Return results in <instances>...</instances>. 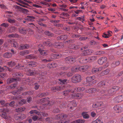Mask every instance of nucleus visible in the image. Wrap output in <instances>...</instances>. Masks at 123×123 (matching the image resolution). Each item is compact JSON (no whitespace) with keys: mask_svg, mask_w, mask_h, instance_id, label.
Returning <instances> with one entry per match:
<instances>
[{"mask_svg":"<svg viewBox=\"0 0 123 123\" xmlns=\"http://www.w3.org/2000/svg\"><path fill=\"white\" fill-rule=\"evenodd\" d=\"M111 88L113 91H114V92L115 93L116 92L119 90L120 87L119 86H113Z\"/></svg>","mask_w":123,"mask_h":123,"instance_id":"30","label":"nucleus"},{"mask_svg":"<svg viewBox=\"0 0 123 123\" xmlns=\"http://www.w3.org/2000/svg\"><path fill=\"white\" fill-rule=\"evenodd\" d=\"M85 121L84 119H78L71 122L70 123H84Z\"/></svg>","mask_w":123,"mask_h":123,"instance_id":"22","label":"nucleus"},{"mask_svg":"<svg viewBox=\"0 0 123 123\" xmlns=\"http://www.w3.org/2000/svg\"><path fill=\"white\" fill-rule=\"evenodd\" d=\"M91 62L96 60L97 59V56H92L90 57Z\"/></svg>","mask_w":123,"mask_h":123,"instance_id":"45","label":"nucleus"},{"mask_svg":"<svg viewBox=\"0 0 123 123\" xmlns=\"http://www.w3.org/2000/svg\"><path fill=\"white\" fill-rule=\"evenodd\" d=\"M88 38L87 37H80L79 38V40L80 41H84L86 39Z\"/></svg>","mask_w":123,"mask_h":123,"instance_id":"59","label":"nucleus"},{"mask_svg":"<svg viewBox=\"0 0 123 123\" xmlns=\"http://www.w3.org/2000/svg\"><path fill=\"white\" fill-rule=\"evenodd\" d=\"M120 64V62L119 61H117L115 63H112L111 65L113 67H115V66H117L119 65Z\"/></svg>","mask_w":123,"mask_h":123,"instance_id":"43","label":"nucleus"},{"mask_svg":"<svg viewBox=\"0 0 123 123\" xmlns=\"http://www.w3.org/2000/svg\"><path fill=\"white\" fill-rule=\"evenodd\" d=\"M24 67V66H22L21 64H18V65L16 66V67L19 69H23L22 68Z\"/></svg>","mask_w":123,"mask_h":123,"instance_id":"52","label":"nucleus"},{"mask_svg":"<svg viewBox=\"0 0 123 123\" xmlns=\"http://www.w3.org/2000/svg\"><path fill=\"white\" fill-rule=\"evenodd\" d=\"M107 58L105 57H103L99 58L98 60V63L100 65H102L106 62Z\"/></svg>","mask_w":123,"mask_h":123,"instance_id":"8","label":"nucleus"},{"mask_svg":"<svg viewBox=\"0 0 123 123\" xmlns=\"http://www.w3.org/2000/svg\"><path fill=\"white\" fill-rule=\"evenodd\" d=\"M38 119V120H41L42 119V117H41L38 118L37 116H33L32 117V119L34 121H36Z\"/></svg>","mask_w":123,"mask_h":123,"instance_id":"33","label":"nucleus"},{"mask_svg":"<svg viewBox=\"0 0 123 123\" xmlns=\"http://www.w3.org/2000/svg\"><path fill=\"white\" fill-rule=\"evenodd\" d=\"M73 96L72 97L74 98L80 99L83 96V94L81 93H77L73 95Z\"/></svg>","mask_w":123,"mask_h":123,"instance_id":"11","label":"nucleus"},{"mask_svg":"<svg viewBox=\"0 0 123 123\" xmlns=\"http://www.w3.org/2000/svg\"><path fill=\"white\" fill-rule=\"evenodd\" d=\"M95 79L94 76L87 77L86 78V80L87 82H90Z\"/></svg>","mask_w":123,"mask_h":123,"instance_id":"21","label":"nucleus"},{"mask_svg":"<svg viewBox=\"0 0 123 123\" xmlns=\"http://www.w3.org/2000/svg\"><path fill=\"white\" fill-rule=\"evenodd\" d=\"M93 51L92 49H88L84 50L82 53V54L84 55H90L93 52Z\"/></svg>","mask_w":123,"mask_h":123,"instance_id":"9","label":"nucleus"},{"mask_svg":"<svg viewBox=\"0 0 123 123\" xmlns=\"http://www.w3.org/2000/svg\"><path fill=\"white\" fill-rule=\"evenodd\" d=\"M29 54V52L28 50L22 51L20 53V54L22 55H25Z\"/></svg>","mask_w":123,"mask_h":123,"instance_id":"29","label":"nucleus"},{"mask_svg":"<svg viewBox=\"0 0 123 123\" xmlns=\"http://www.w3.org/2000/svg\"><path fill=\"white\" fill-rule=\"evenodd\" d=\"M13 76H20L21 77L23 76V74L20 73H13L12 74Z\"/></svg>","mask_w":123,"mask_h":123,"instance_id":"37","label":"nucleus"},{"mask_svg":"<svg viewBox=\"0 0 123 123\" xmlns=\"http://www.w3.org/2000/svg\"><path fill=\"white\" fill-rule=\"evenodd\" d=\"M115 111L116 113H119L122 111L123 108L122 107L119 105H115L113 108Z\"/></svg>","mask_w":123,"mask_h":123,"instance_id":"4","label":"nucleus"},{"mask_svg":"<svg viewBox=\"0 0 123 123\" xmlns=\"http://www.w3.org/2000/svg\"><path fill=\"white\" fill-rule=\"evenodd\" d=\"M97 86L98 87L102 88L105 85V82L104 81H101L98 83Z\"/></svg>","mask_w":123,"mask_h":123,"instance_id":"15","label":"nucleus"},{"mask_svg":"<svg viewBox=\"0 0 123 123\" xmlns=\"http://www.w3.org/2000/svg\"><path fill=\"white\" fill-rule=\"evenodd\" d=\"M16 64L15 62L14 61H12L7 63V65L9 67H12Z\"/></svg>","mask_w":123,"mask_h":123,"instance_id":"32","label":"nucleus"},{"mask_svg":"<svg viewBox=\"0 0 123 123\" xmlns=\"http://www.w3.org/2000/svg\"><path fill=\"white\" fill-rule=\"evenodd\" d=\"M43 44L44 46H50L51 44L50 43L49 41H47L46 42H44Z\"/></svg>","mask_w":123,"mask_h":123,"instance_id":"44","label":"nucleus"},{"mask_svg":"<svg viewBox=\"0 0 123 123\" xmlns=\"http://www.w3.org/2000/svg\"><path fill=\"white\" fill-rule=\"evenodd\" d=\"M92 73L93 74L98 73L97 71V68H93L92 70Z\"/></svg>","mask_w":123,"mask_h":123,"instance_id":"53","label":"nucleus"},{"mask_svg":"<svg viewBox=\"0 0 123 123\" xmlns=\"http://www.w3.org/2000/svg\"><path fill=\"white\" fill-rule=\"evenodd\" d=\"M27 18L25 19V20L26 21H32V19L35 18V17L32 16H27Z\"/></svg>","mask_w":123,"mask_h":123,"instance_id":"24","label":"nucleus"},{"mask_svg":"<svg viewBox=\"0 0 123 123\" xmlns=\"http://www.w3.org/2000/svg\"><path fill=\"white\" fill-rule=\"evenodd\" d=\"M118 55H121L123 53V48H121L119 49L118 51Z\"/></svg>","mask_w":123,"mask_h":123,"instance_id":"50","label":"nucleus"},{"mask_svg":"<svg viewBox=\"0 0 123 123\" xmlns=\"http://www.w3.org/2000/svg\"><path fill=\"white\" fill-rule=\"evenodd\" d=\"M55 89H56V91H61L63 90V88H62V87H61V86H55Z\"/></svg>","mask_w":123,"mask_h":123,"instance_id":"46","label":"nucleus"},{"mask_svg":"<svg viewBox=\"0 0 123 123\" xmlns=\"http://www.w3.org/2000/svg\"><path fill=\"white\" fill-rule=\"evenodd\" d=\"M71 37L73 38H77L79 37H80V35H77L75 34H73L71 35Z\"/></svg>","mask_w":123,"mask_h":123,"instance_id":"58","label":"nucleus"},{"mask_svg":"<svg viewBox=\"0 0 123 123\" xmlns=\"http://www.w3.org/2000/svg\"><path fill=\"white\" fill-rule=\"evenodd\" d=\"M58 56V55L56 54H53L51 55V57L52 59H55L57 58V57Z\"/></svg>","mask_w":123,"mask_h":123,"instance_id":"55","label":"nucleus"},{"mask_svg":"<svg viewBox=\"0 0 123 123\" xmlns=\"http://www.w3.org/2000/svg\"><path fill=\"white\" fill-rule=\"evenodd\" d=\"M0 116L5 119H8L10 117L9 116H7V114L5 113H3L2 114H0Z\"/></svg>","mask_w":123,"mask_h":123,"instance_id":"25","label":"nucleus"},{"mask_svg":"<svg viewBox=\"0 0 123 123\" xmlns=\"http://www.w3.org/2000/svg\"><path fill=\"white\" fill-rule=\"evenodd\" d=\"M53 45L55 48H61L63 47V43H62L56 42L53 43Z\"/></svg>","mask_w":123,"mask_h":123,"instance_id":"10","label":"nucleus"},{"mask_svg":"<svg viewBox=\"0 0 123 123\" xmlns=\"http://www.w3.org/2000/svg\"><path fill=\"white\" fill-rule=\"evenodd\" d=\"M84 72L86 71L88 69L90 68L91 66L90 65H86L83 66Z\"/></svg>","mask_w":123,"mask_h":123,"instance_id":"31","label":"nucleus"},{"mask_svg":"<svg viewBox=\"0 0 123 123\" xmlns=\"http://www.w3.org/2000/svg\"><path fill=\"white\" fill-rule=\"evenodd\" d=\"M16 79L14 78H8L7 80V83L9 84L12 82L16 81Z\"/></svg>","mask_w":123,"mask_h":123,"instance_id":"23","label":"nucleus"},{"mask_svg":"<svg viewBox=\"0 0 123 123\" xmlns=\"http://www.w3.org/2000/svg\"><path fill=\"white\" fill-rule=\"evenodd\" d=\"M8 22L11 23H14L15 22V20L14 19H12L10 18H9L8 20Z\"/></svg>","mask_w":123,"mask_h":123,"instance_id":"60","label":"nucleus"},{"mask_svg":"<svg viewBox=\"0 0 123 123\" xmlns=\"http://www.w3.org/2000/svg\"><path fill=\"white\" fill-rule=\"evenodd\" d=\"M115 94L114 91H113L111 88L106 92V93H105L104 96L105 98H110V96H113Z\"/></svg>","mask_w":123,"mask_h":123,"instance_id":"2","label":"nucleus"},{"mask_svg":"<svg viewBox=\"0 0 123 123\" xmlns=\"http://www.w3.org/2000/svg\"><path fill=\"white\" fill-rule=\"evenodd\" d=\"M11 41H14L13 43V47H17L18 46V44L16 42L14 41L13 40H12Z\"/></svg>","mask_w":123,"mask_h":123,"instance_id":"54","label":"nucleus"},{"mask_svg":"<svg viewBox=\"0 0 123 123\" xmlns=\"http://www.w3.org/2000/svg\"><path fill=\"white\" fill-rule=\"evenodd\" d=\"M1 26H3L5 27H8L9 25L7 23H4L1 24Z\"/></svg>","mask_w":123,"mask_h":123,"instance_id":"64","label":"nucleus"},{"mask_svg":"<svg viewBox=\"0 0 123 123\" xmlns=\"http://www.w3.org/2000/svg\"><path fill=\"white\" fill-rule=\"evenodd\" d=\"M17 0L18 2L21 4H23L24 5H25L27 6H29V5L28 4L25 2H24V1L21 0Z\"/></svg>","mask_w":123,"mask_h":123,"instance_id":"51","label":"nucleus"},{"mask_svg":"<svg viewBox=\"0 0 123 123\" xmlns=\"http://www.w3.org/2000/svg\"><path fill=\"white\" fill-rule=\"evenodd\" d=\"M25 116L24 114H21L18 116H17L16 118V119L18 120L20 119L21 120H23L25 118Z\"/></svg>","mask_w":123,"mask_h":123,"instance_id":"27","label":"nucleus"},{"mask_svg":"<svg viewBox=\"0 0 123 123\" xmlns=\"http://www.w3.org/2000/svg\"><path fill=\"white\" fill-rule=\"evenodd\" d=\"M15 8L17 9H18L19 10H21L26 11L27 10V9H25L23 8L22 7H21L17 5L15 6Z\"/></svg>","mask_w":123,"mask_h":123,"instance_id":"41","label":"nucleus"},{"mask_svg":"<svg viewBox=\"0 0 123 123\" xmlns=\"http://www.w3.org/2000/svg\"><path fill=\"white\" fill-rule=\"evenodd\" d=\"M47 102H48V101L47 100L46 98H42L39 100V102L38 103L42 104Z\"/></svg>","mask_w":123,"mask_h":123,"instance_id":"40","label":"nucleus"},{"mask_svg":"<svg viewBox=\"0 0 123 123\" xmlns=\"http://www.w3.org/2000/svg\"><path fill=\"white\" fill-rule=\"evenodd\" d=\"M57 118L58 119H61L63 120H65L67 117V116L66 114H64L63 113L58 115L57 116Z\"/></svg>","mask_w":123,"mask_h":123,"instance_id":"12","label":"nucleus"},{"mask_svg":"<svg viewBox=\"0 0 123 123\" xmlns=\"http://www.w3.org/2000/svg\"><path fill=\"white\" fill-rule=\"evenodd\" d=\"M38 51L39 52L40 54L41 55L43 56L46 55L47 54V51L43 50L41 48H39Z\"/></svg>","mask_w":123,"mask_h":123,"instance_id":"16","label":"nucleus"},{"mask_svg":"<svg viewBox=\"0 0 123 123\" xmlns=\"http://www.w3.org/2000/svg\"><path fill=\"white\" fill-rule=\"evenodd\" d=\"M83 61L85 63H90L91 62L90 57H87L83 59Z\"/></svg>","mask_w":123,"mask_h":123,"instance_id":"42","label":"nucleus"},{"mask_svg":"<svg viewBox=\"0 0 123 123\" xmlns=\"http://www.w3.org/2000/svg\"><path fill=\"white\" fill-rule=\"evenodd\" d=\"M19 32L23 34H25L26 33V30L24 28L20 29H19Z\"/></svg>","mask_w":123,"mask_h":123,"instance_id":"38","label":"nucleus"},{"mask_svg":"<svg viewBox=\"0 0 123 123\" xmlns=\"http://www.w3.org/2000/svg\"><path fill=\"white\" fill-rule=\"evenodd\" d=\"M16 83H13L9 86L8 88L9 89H14L16 86Z\"/></svg>","mask_w":123,"mask_h":123,"instance_id":"36","label":"nucleus"},{"mask_svg":"<svg viewBox=\"0 0 123 123\" xmlns=\"http://www.w3.org/2000/svg\"><path fill=\"white\" fill-rule=\"evenodd\" d=\"M25 109V108L24 107H20L16 108L15 111L17 112H22L24 111Z\"/></svg>","mask_w":123,"mask_h":123,"instance_id":"26","label":"nucleus"},{"mask_svg":"<svg viewBox=\"0 0 123 123\" xmlns=\"http://www.w3.org/2000/svg\"><path fill=\"white\" fill-rule=\"evenodd\" d=\"M45 34L46 35L50 37H52L53 36V33H52L49 31H46L44 32Z\"/></svg>","mask_w":123,"mask_h":123,"instance_id":"39","label":"nucleus"},{"mask_svg":"<svg viewBox=\"0 0 123 123\" xmlns=\"http://www.w3.org/2000/svg\"><path fill=\"white\" fill-rule=\"evenodd\" d=\"M8 37L9 38L18 37H19V36L17 34H13L8 35Z\"/></svg>","mask_w":123,"mask_h":123,"instance_id":"35","label":"nucleus"},{"mask_svg":"<svg viewBox=\"0 0 123 123\" xmlns=\"http://www.w3.org/2000/svg\"><path fill=\"white\" fill-rule=\"evenodd\" d=\"M76 58H73L71 56H68L65 58V62L66 63H72L76 61Z\"/></svg>","mask_w":123,"mask_h":123,"instance_id":"3","label":"nucleus"},{"mask_svg":"<svg viewBox=\"0 0 123 123\" xmlns=\"http://www.w3.org/2000/svg\"><path fill=\"white\" fill-rule=\"evenodd\" d=\"M15 101H12L9 104V105L12 107H13L14 105Z\"/></svg>","mask_w":123,"mask_h":123,"instance_id":"62","label":"nucleus"},{"mask_svg":"<svg viewBox=\"0 0 123 123\" xmlns=\"http://www.w3.org/2000/svg\"><path fill=\"white\" fill-rule=\"evenodd\" d=\"M69 104H72L73 106L74 107H76L77 105V104L76 102L75 101L72 102H71L69 103Z\"/></svg>","mask_w":123,"mask_h":123,"instance_id":"57","label":"nucleus"},{"mask_svg":"<svg viewBox=\"0 0 123 123\" xmlns=\"http://www.w3.org/2000/svg\"><path fill=\"white\" fill-rule=\"evenodd\" d=\"M90 44L91 45H96L97 44V43L94 41H92L90 42Z\"/></svg>","mask_w":123,"mask_h":123,"instance_id":"63","label":"nucleus"},{"mask_svg":"<svg viewBox=\"0 0 123 123\" xmlns=\"http://www.w3.org/2000/svg\"><path fill=\"white\" fill-rule=\"evenodd\" d=\"M103 105V102L101 101H98L93 104L92 106L94 108H97L101 107Z\"/></svg>","mask_w":123,"mask_h":123,"instance_id":"7","label":"nucleus"},{"mask_svg":"<svg viewBox=\"0 0 123 123\" xmlns=\"http://www.w3.org/2000/svg\"><path fill=\"white\" fill-rule=\"evenodd\" d=\"M74 91L73 89L67 90L63 91V95L65 96H68L71 94V93H74Z\"/></svg>","mask_w":123,"mask_h":123,"instance_id":"6","label":"nucleus"},{"mask_svg":"<svg viewBox=\"0 0 123 123\" xmlns=\"http://www.w3.org/2000/svg\"><path fill=\"white\" fill-rule=\"evenodd\" d=\"M3 56L5 58H10L12 56V54L9 52H7L4 54Z\"/></svg>","mask_w":123,"mask_h":123,"instance_id":"18","label":"nucleus"},{"mask_svg":"<svg viewBox=\"0 0 123 123\" xmlns=\"http://www.w3.org/2000/svg\"><path fill=\"white\" fill-rule=\"evenodd\" d=\"M71 71L72 72H76L79 71V66H75L73 67L72 68Z\"/></svg>","mask_w":123,"mask_h":123,"instance_id":"28","label":"nucleus"},{"mask_svg":"<svg viewBox=\"0 0 123 123\" xmlns=\"http://www.w3.org/2000/svg\"><path fill=\"white\" fill-rule=\"evenodd\" d=\"M26 102V100L24 99H22L19 102V104L20 105H22L24 104Z\"/></svg>","mask_w":123,"mask_h":123,"instance_id":"48","label":"nucleus"},{"mask_svg":"<svg viewBox=\"0 0 123 123\" xmlns=\"http://www.w3.org/2000/svg\"><path fill=\"white\" fill-rule=\"evenodd\" d=\"M68 38V36L67 35H63L58 37L57 39L59 40H66Z\"/></svg>","mask_w":123,"mask_h":123,"instance_id":"17","label":"nucleus"},{"mask_svg":"<svg viewBox=\"0 0 123 123\" xmlns=\"http://www.w3.org/2000/svg\"><path fill=\"white\" fill-rule=\"evenodd\" d=\"M26 58L27 59H33L36 58V57L35 56L33 55H27L26 56Z\"/></svg>","mask_w":123,"mask_h":123,"instance_id":"34","label":"nucleus"},{"mask_svg":"<svg viewBox=\"0 0 123 123\" xmlns=\"http://www.w3.org/2000/svg\"><path fill=\"white\" fill-rule=\"evenodd\" d=\"M110 72V70L109 69L107 68L105 70L103 71L100 74V75L102 76L105 75H106L108 74Z\"/></svg>","mask_w":123,"mask_h":123,"instance_id":"13","label":"nucleus"},{"mask_svg":"<svg viewBox=\"0 0 123 123\" xmlns=\"http://www.w3.org/2000/svg\"><path fill=\"white\" fill-rule=\"evenodd\" d=\"M87 113V112H83L82 113L81 115L84 118L87 119L89 117V116Z\"/></svg>","mask_w":123,"mask_h":123,"instance_id":"20","label":"nucleus"},{"mask_svg":"<svg viewBox=\"0 0 123 123\" xmlns=\"http://www.w3.org/2000/svg\"><path fill=\"white\" fill-rule=\"evenodd\" d=\"M71 81L74 83H77L80 82L81 80V76L79 74H75L71 78Z\"/></svg>","mask_w":123,"mask_h":123,"instance_id":"1","label":"nucleus"},{"mask_svg":"<svg viewBox=\"0 0 123 123\" xmlns=\"http://www.w3.org/2000/svg\"><path fill=\"white\" fill-rule=\"evenodd\" d=\"M105 53V52L102 51H98L96 52V55H100L101 54H104Z\"/></svg>","mask_w":123,"mask_h":123,"instance_id":"49","label":"nucleus"},{"mask_svg":"<svg viewBox=\"0 0 123 123\" xmlns=\"http://www.w3.org/2000/svg\"><path fill=\"white\" fill-rule=\"evenodd\" d=\"M114 101L116 103L121 102L123 100V95L115 97L113 99Z\"/></svg>","mask_w":123,"mask_h":123,"instance_id":"5","label":"nucleus"},{"mask_svg":"<svg viewBox=\"0 0 123 123\" xmlns=\"http://www.w3.org/2000/svg\"><path fill=\"white\" fill-rule=\"evenodd\" d=\"M74 89L77 92H81L85 90V88L84 87H75Z\"/></svg>","mask_w":123,"mask_h":123,"instance_id":"14","label":"nucleus"},{"mask_svg":"<svg viewBox=\"0 0 123 123\" xmlns=\"http://www.w3.org/2000/svg\"><path fill=\"white\" fill-rule=\"evenodd\" d=\"M69 47L70 49H77L79 48V45H76L74 44H71L70 45Z\"/></svg>","mask_w":123,"mask_h":123,"instance_id":"19","label":"nucleus"},{"mask_svg":"<svg viewBox=\"0 0 123 123\" xmlns=\"http://www.w3.org/2000/svg\"><path fill=\"white\" fill-rule=\"evenodd\" d=\"M58 80L63 84H65L67 80V79L62 80L60 79H59Z\"/></svg>","mask_w":123,"mask_h":123,"instance_id":"61","label":"nucleus"},{"mask_svg":"<svg viewBox=\"0 0 123 123\" xmlns=\"http://www.w3.org/2000/svg\"><path fill=\"white\" fill-rule=\"evenodd\" d=\"M11 93L14 95H17L19 94L20 93V92L18 91H12Z\"/></svg>","mask_w":123,"mask_h":123,"instance_id":"56","label":"nucleus"},{"mask_svg":"<svg viewBox=\"0 0 123 123\" xmlns=\"http://www.w3.org/2000/svg\"><path fill=\"white\" fill-rule=\"evenodd\" d=\"M28 65H31L34 67L36 66V63L35 62L33 61H31L29 63Z\"/></svg>","mask_w":123,"mask_h":123,"instance_id":"47","label":"nucleus"}]
</instances>
